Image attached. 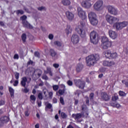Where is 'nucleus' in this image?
I'll return each mask as SVG.
<instances>
[{
	"mask_svg": "<svg viewBox=\"0 0 128 128\" xmlns=\"http://www.w3.org/2000/svg\"><path fill=\"white\" fill-rule=\"evenodd\" d=\"M100 59V56L98 54H92L90 56L86 58V64L88 66H94L96 63L97 61Z\"/></svg>",
	"mask_w": 128,
	"mask_h": 128,
	"instance_id": "obj_1",
	"label": "nucleus"
},
{
	"mask_svg": "<svg viewBox=\"0 0 128 128\" xmlns=\"http://www.w3.org/2000/svg\"><path fill=\"white\" fill-rule=\"evenodd\" d=\"M85 23L84 22H80V25L78 26L76 28V31L80 34L81 38H85L86 34L84 30Z\"/></svg>",
	"mask_w": 128,
	"mask_h": 128,
	"instance_id": "obj_2",
	"label": "nucleus"
},
{
	"mask_svg": "<svg viewBox=\"0 0 128 128\" xmlns=\"http://www.w3.org/2000/svg\"><path fill=\"white\" fill-rule=\"evenodd\" d=\"M102 48L106 50L111 47L112 45V42L108 40V37H102Z\"/></svg>",
	"mask_w": 128,
	"mask_h": 128,
	"instance_id": "obj_3",
	"label": "nucleus"
},
{
	"mask_svg": "<svg viewBox=\"0 0 128 128\" xmlns=\"http://www.w3.org/2000/svg\"><path fill=\"white\" fill-rule=\"evenodd\" d=\"M88 18L92 25L96 26L98 24V21L95 12H90L88 14Z\"/></svg>",
	"mask_w": 128,
	"mask_h": 128,
	"instance_id": "obj_4",
	"label": "nucleus"
},
{
	"mask_svg": "<svg viewBox=\"0 0 128 128\" xmlns=\"http://www.w3.org/2000/svg\"><path fill=\"white\" fill-rule=\"evenodd\" d=\"M106 18L108 23L110 24H114L120 21L119 18L115 17L110 14H106Z\"/></svg>",
	"mask_w": 128,
	"mask_h": 128,
	"instance_id": "obj_5",
	"label": "nucleus"
},
{
	"mask_svg": "<svg viewBox=\"0 0 128 128\" xmlns=\"http://www.w3.org/2000/svg\"><path fill=\"white\" fill-rule=\"evenodd\" d=\"M90 38L91 42L94 44H96L98 42V34L95 31H92L90 33Z\"/></svg>",
	"mask_w": 128,
	"mask_h": 128,
	"instance_id": "obj_6",
	"label": "nucleus"
},
{
	"mask_svg": "<svg viewBox=\"0 0 128 128\" xmlns=\"http://www.w3.org/2000/svg\"><path fill=\"white\" fill-rule=\"evenodd\" d=\"M128 25V22L126 21L122 22H116V23L114 24V26L117 30H120L123 28L127 26Z\"/></svg>",
	"mask_w": 128,
	"mask_h": 128,
	"instance_id": "obj_7",
	"label": "nucleus"
},
{
	"mask_svg": "<svg viewBox=\"0 0 128 128\" xmlns=\"http://www.w3.org/2000/svg\"><path fill=\"white\" fill-rule=\"evenodd\" d=\"M74 82L76 87L80 89L84 90L86 85V82L84 80L75 79Z\"/></svg>",
	"mask_w": 128,
	"mask_h": 128,
	"instance_id": "obj_8",
	"label": "nucleus"
},
{
	"mask_svg": "<svg viewBox=\"0 0 128 128\" xmlns=\"http://www.w3.org/2000/svg\"><path fill=\"white\" fill-rule=\"evenodd\" d=\"M107 10H108V12L112 15L117 16L118 14V9L114 6L110 5L107 6Z\"/></svg>",
	"mask_w": 128,
	"mask_h": 128,
	"instance_id": "obj_9",
	"label": "nucleus"
},
{
	"mask_svg": "<svg viewBox=\"0 0 128 128\" xmlns=\"http://www.w3.org/2000/svg\"><path fill=\"white\" fill-rule=\"evenodd\" d=\"M104 2L102 0H99L96 2L94 5V9L96 11H100L102 10Z\"/></svg>",
	"mask_w": 128,
	"mask_h": 128,
	"instance_id": "obj_10",
	"label": "nucleus"
},
{
	"mask_svg": "<svg viewBox=\"0 0 128 128\" xmlns=\"http://www.w3.org/2000/svg\"><path fill=\"white\" fill-rule=\"evenodd\" d=\"M78 16L82 20L86 18L85 12L80 7H78L77 9Z\"/></svg>",
	"mask_w": 128,
	"mask_h": 128,
	"instance_id": "obj_11",
	"label": "nucleus"
},
{
	"mask_svg": "<svg viewBox=\"0 0 128 128\" xmlns=\"http://www.w3.org/2000/svg\"><path fill=\"white\" fill-rule=\"evenodd\" d=\"M101 99L102 101L108 102L110 99V96L106 92H102L100 94Z\"/></svg>",
	"mask_w": 128,
	"mask_h": 128,
	"instance_id": "obj_12",
	"label": "nucleus"
},
{
	"mask_svg": "<svg viewBox=\"0 0 128 128\" xmlns=\"http://www.w3.org/2000/svg\"><path fill=\"white\" fill-rule=\"evenodd\" d=\"M71 41L74 44H78L80 41L79 36L76 34H74L71 38Z\"/></svg>",
	"mask_w": 128,
	"mask_h": 128,
	"instance_id": "obj_13",
	"label": "nucleus"
},
{
	"mask_svg": "<svg viewBox=\"0 0 128 128\" xmlns=\"http://www.w3.org/2000/svg\"><path fill=\"white\" fill-rule=\"evenodd\" d=\"M10 118L8 116H2L0 119V127L4 126V124H6L9 121Z\"/></svg>",
	"mask_w": 128,
	"mask_h": 128,
	"instance_id": "obj_14",
	"label": "nucleus"
},
{
	"mask_svg": "<svg viewBox=\"0 0 128 128\" xmlns=\"http://www.w3.org/2000/svg\"><path fill=\"white\" fill-rule=\"evenodd\" d=\"M116 64L114 61L105 60L103 62V65L106 66L112 67Z\"/></svg>",
	"mask_w": 128,
	"mask_h": 128,
	"instance_id": "obj_15",
	"label": "nucleus"
},
{
	"mask_svg": "<svg viewBox=\"0 0 128 128\" xmlns=\"http://www.w3.org/2000/svg\"><path fill=\"white\" fill-rule=\"evenodd\" d=\"M109 36L113 40H115L118 37V33L115 32V31H112V30H109Z\"/></svg>",
	"mask_w": 128,
	"mask_h": 128,
	"instance_id": "obj_16",
	"label": "nucleus"
},
{
	"mask_svg": "<svg viewBox=\"0 0 128 128\" xmlns=\"http://www.w3.org/2000/svg\"><path fill=\"white\" fill-rule=\"evenodd\" d=\"M22 24H23V27L25 28L28 29H32L34 28L33 26L27 20L22 22Z\"/></svg>",
	"mask_w": 128,
	"mask_h": 128,
	"instance_id": "obj_17",
	"label": "nucleus"
},
{
	"mask_svg": "<svg viewBox=\"0 0 128 128\" xmlns=\"http://www.w3.org/2000/svg\"><path fill=\"white\" fill-rule=\"evenodd\" d=\"M81 5L83 8H90L92 6V4L89 2L83 1L81 2Z\"/></svg>",
	"mask_w": 128,
	"mask_h": 128,
	"instance_id": "obj_18",
	"label": "nucleus"
},
{
	"mask_svg": "<svg viewBox=\"0 0 128 128\" xmlns=\"http://www.w3.org/2000/svg\"><path fill=\"white\" fill-rule=\"evenodd\" d=\"M82 116V114L80 113L72 114V117L76 120H78Z\"/></svg>",
	"mask_w": 128,
	"mask_h": 128,
	"instance_id": "obj_19",
	"label": "nucleus"
},
{
	"mask_svg": "<svg viewBox=\"0 0 128 128\" xmlns=\"http://www.w3.org/2000/svg\"><path fill=\"white\" fill-rule=\"evenodd\" d=\"M66 16L69 20H72L74 18V14L70 12L67 11L66 13Z\"/></svg>",
	"mask_w": 128,
	"mask_h": 128,
	"instance_id": "obj_20",
	"label": "nucleus"
},
{
	"mask_svg": "<svg viewBox=\"0 0 128 128\" xmlns=\"http://www.w3.org/2000/svg\"><path fill=\"white\" fill-rule=\"evenodd\" d=\"M28 82V78L24 76L22 78L21 82H20L21 86L22 87L26 86V82Z\"/></svg>",
	"mask_w": 128,
	"mask_h": 128,
	"instance_id": "obj_21",
	"label": "nucleus"
},
{
	"mask_svg": "<svg viewBox=\"0 0 128 128\" xmlns=\"http://www.w3.org/2000/svg\"><path fill=\"white\" fill-rule=\"evenodd\" d=\"M54 45L58 47L59 48H64V45L62 42L59 41H56L54 42Z\"/></svg>",
	"mask_w": 128,
	"mask_h": 128,
	"instance_id": "obj_22",
	"label": "nucleus"
},
{
	"mask_svg": "<svg viewBox=\"0 0 128 128\" xmlns=\"http://www.w3.org/2000/svg\"><path fill=\"white\" fill-rule=\"evenodd\" d=\"M42 74V70L40 69L36 70L34 71V74H35V76H38L39 78L41 76Z\"/></svg>",
	"mask_w": 128,
	"mask_h": 128,
	"instance_id": "obj_23",
	"label": "nucleus"
},
{
	"mask_svg": "<svg viewBox=\"0 0 128 128\" xmlns=\"http://www.w3.org/2000/svg\"><path fill=\"white\" fill-rule=\"evenodd\" d=\"M44 73L46 74H49L50 76H53V74L52 72L51 68L50 67L46 68V70H44Z\"/></svg>",
	"mask_w": 128,
	"mask_h": 128,
	"instance_id": "obj_24",
	"label": "nucleus"
},
{
	"mask_svg": "<svg viewBox=\"0 0 128 128\" xmlns=\"http://www.w3.org/2000/svg\"><path fill=\"white\" fill-rule=\"evenodd\" d=\"M65 92H66V86H64L63 90H59L58 92H56V95H58V94L60 96H63Z\"/></svg>",
	"mask_w": 128,
	"mask_h": 128,
	"instance_id": "obj_25",
	"label": "nucleus"
},
{
	"mask_svg": "<svg viewBox=\"0 0 128 128\" xmlns=\"http://www.w3.org/2000/svg\"><path fill=\"white\" fill-rule=\"evenodd\" d=\"M65 32L67 34H68L72 32V27H70V26H67Z\"/></svg>",
	"mask_w": 128,
	"mask_h": 128,
	"instance_id": "obj_26",
	"label": "nucleus"
},
{
	"mask_svg": "<svg viewBox=\"0 0 128 128\" xmlns=\"http://www.w3.org/2000/svg\"><path fill=\"white\" fill-rule=\"evenodd\" d=\"M62 4L64 6H68L70 4V0H62Z\"/></svg>",
	"mask_w": 128,
	"mask_h": 128,
	"instance_id": "obj_27",
	"label": "nucleus"
},
{
	"mask_svg": "<svg viewBox=\"0 0 128 128\" xmlns=\"http://www.w3.org/2000/svg\"><path fill=\"white\" fill-rule=\"evenodd\" d=\"M50 52L52 57H55L58 54L57 52L54 49H50Z\"/></svg>",
	"mask_w": 128,
	"mask_h": 128,
	"instance_id": "obj_28",
	"label": "nucleus"
},
{
	"mask_svg": "<svg viewBox=\"0 0 128 128\" xmlns=\"http://www.w3.org/2000/svg\"><path fill=\"white\" fill-rule=\"evenodd\" d=\"M9 92L10 94L11 97L14 98V90L12 87H9Z\"/></svg>",
	"mask_w": 128,
	"mask_h": 128,
	"instance_id": "obj_29",
	"label": "nucleus"
},
{
	"mask_svg": "<svg viewBox=\"0 0 128 128\" xmlns=\"http://www.w3.org/2000/svg\"><path fill=\"white\" fill-rule=\"evenodd\" d=\"M82 68L83 65L82 64H77L76 70L78 72H80L82 70Z\"/></svg>",
	"mask_w": 128,
	"mask_h": 128,
	"instance_id": "obj_30",
	"label": "nucleus"
},
{
	"mask_svg": "<svg viewBox=\"0 0 128 128\" xmlns=\"http://www.w3.org/2000/svg\"><path fill=\"white\" fill-rule=\"evenodd\" d=\"M112 101L113 102H116L118 100V96L117 94H114V95L112 96Z\"/></svg>",
	"mask_w": 128,
	"mask_h": 128,
	"instance_id": "obj_31",
	"label": "nucleus"
},
{
	"mask_svg": "<svg viewBox=\"0 0 128 128\" xmlns=\"http://www.w3.org/2000/svg\"><path fill=\"white\" fill-rule=\"evenodd\" d=\"M112 55V52L110 50H108L106 52L105 56L106 58H110V56Z\"/></svg>",
	"mask_w": 128,
	"mask_h": 128,
	"instance_id": "obj_32",
	"label": "nucleus"
},
{
	"mask_svg": "<svg viewBox=\"0 0 128 128\" xmlns=\"http://www.w3.org/2000/svg\"><path fill=\"white\" fill-rule=\"evenodd\" d=\"M118 54L116 52L111 53V56L110 58L111 59H115L118 57Z\"/></svg>",
	"mask_w": 128,
	"mask_h": 128,
	"instance_id": "obj_33",
	"label": "nucleus"
},
{
	"mask_svg": "<svg viewBox=\"0 0 128 128\" xmlns=\"http://www.w3.org/2000/svg\"><path fill=\"white\" fill-rule=\"evenodd\" d=\"M24 88H22V92L25 93V94H28V92H29L30 90V88H28L27 87H26V86H25V87H24Z\"/></svg>",
	"mask_w": 128,
	"mask_h": 128,
	"instance_id": "obj_34",
	"label": "nucleus"
},
{
	"mask_svg": "<svg viewBox=\"0 0 128 128\" xmlns=\"http://www.w3.org/2000/svg\"><path fill=\"white\" fill-rule=\"evenodd\" d=\"M52 109V104L46 102V108Z\"/></svg>",
	"mask_w": 128,
	"mask_h": 128,
	"instance_id": "obj_35",
	"label": "nucleus"
},
{
	"mask_svg": "<svg viewBox=\"0 0 128 128\" xmlns=\"http://www.w3.org/2000/svg\"><path fill=\"white\" fill-rule=\"evenodd\" d=\"M27 19V16L26 15H23L22 16L20 17V20H22V22H26Z\"/></svg>",
	"mask_w": 128,
	"mask_h": 128,
	"instance_id": "obj_36",
	"label": "nucleus"
},
{
	"mask_svg": "<svg viewBox=\"0 0 128 128\" xmlns=\"http://www.w3.org/2000/svg\"><path fill=\"white\" fill-rule=\"evenodd\" d=\"M21 38H22V41H23V42H25L26 41V34H25V33H24L23 34H22V36H21Z\"/></svg>",
	"mask_w": 128,
	"mask_h": 128,
	"instance_id": "obj_37",
	"label": "nucleus"
},
{
	"mask_svg": "<svg viewBox=\"0 0 128 128\" xmlns=\"http://www.w3.org/2000/svg\"><path fill=\"white\" fill-rule=\"evenodd\" d=\"M118 94L120 96H126V94L123 91L120 90L118 92Z\"/></svg>",
	"mask_w": 128,
	"mask_h": 128,
	"instance_id": "obj_38",
	"label": "nucleus"
},
{
	"mask_svg": "<svg viewBox=\"0 0 128 128\" xmlns=\"http://www.w3.org/2000/svg\"><path fill=\"white\" fill-rule=\"evenodd\" d=\"M38 11H46V8L45 6H40L38 8Z\"/></svg>",
	"mask_w": 128,
	"mask_h": 128,
	"instance_id": "obj_39",
	"label": "nucleus"
},
{
	"mask_svg": "<svg viewBox=\"0 0 128 128\" xmlns=\"http://www.w3.org/2000/svg\"><path fill=\"white\" fill-rule=\"evenodd\" d=\"M16 12L17 15H19L20 14L21 15H22L24 13V11L22 10H17Z\"/></svg>",
	"mask_w": 128,
	"mask_h": 128,
	"instance_id": "obj_40",
	"label": "nucleus"
},
{
	"mask_svg": "<svg viewBox=\"0 0 128 128\" xmlns=\"http://www.w3.org/2000/svg\"><path fill=\"white\" fill-rule=\"evenodd\" d=\"M60 115L62 118L64 119H66L68 117V115L64 113V112H62Z\"/></svg>",
	"mask_w": 128,
	"mask_h": 128,
	"instance_id": "obj_41",
	"label": "nucleus"
},
{
	"mask_svg": "<svg viewBox=\"0 0 128 128\" xmlns=\"http://www.w3.org/2000/svg\"><path fill=\"white\" fill-rule=\"evenodd\" d=\"M52 89L54 92H56L59 89V86L58 85L52 86Z\"/></svg>",
	"mask_w": 128,
	"mask_h": 128,
	"instance_id": "obj_42",
	"label": "nucleus"
},
{
	"mask_svg": "<svg viewBox=\"0 0 128 128\" xmlns=\"http://www.w3.org/2000/svg\"><path fill=\"white\" fill-rule=\"evenodd\" d=\"M82 110L85 112H88V108L85 104H83L82 106Z\"/></svg>",
	"mask_w": 128,
	"mask_h": 128,
	"instance_id": "obj_43",
	"label": "nucleus"
},
{
	"mask_svg": "<svg viewBox=\"0 0 128 128\" xmlns=\"http://www.w3.org/2000/svg\"><path fill=\"white\" fill-rule=\"evenodd\" d=\"M42 94V92H40L38 95V98L40 100H42L43 99Z\"/></svg>",
	"mask_w": 128,
	"mask_h": 128,
	"instance_id": "obj_44",
	"label": "nucleus"
},
{
	"mask_svg": "<svg viewBox=\"0 0 128 128\" xmlns=\"http://www.w3.org/2000/svg\"><path fill=\"white\" fill-rule=\"evenodd\" d=\"M122 84H124L126 88H128V81H126V80H122Z\"/></svg>",
	"mask_w": 128,
	"mask_h": 128,
	"instance_id": "obj_45",
	"label": "nucleus"
},
{
	"mask_svg": "<svg viewBox=\"0 0 128 128\" xmlns=\"http://www.w3.org/2000/svg\"><path fill=\"white\" fill-rule=\"evenodd\" d=\"M30 99L31 100L33 101V102H35L36 100V98L34 95H30Z\"/></svg>",
	"mask_w": 128,
	"mask_h": 128,
	"instance_id": "obj_46",
	"label": "nucleus"
},
{
	"mask_svg": "<svg viewBox=\"0 0 128 128\" xmlns=\"http://www.w3.org/2000/svg\"><path fill=\"white\" fill-rule=\"evenodd\" d=\"M60 102L62 105H64V100L63 97H60Z\"/></svg>",
	"mask_w": 128,
	"mask_h": 128,
	"instance_id": "obj_47",
	"label": "nucleus"
},
{
	"mask_svg": "<svg viewBox=\"0 0 128 128\" xmlns=\"http://www.w3.org/2000/svg\"><path fill=\"white\" fill-rule=\"evenodd\" d=\"M42 80H48V77L45 74L42 75Z\"/></svg>",
	"mask_w": 128,
	"mask_h": 128,
	"instance_id": "obj_48",
	"label": "nucleus"
},
{
	"mask_svg": "<svg viewBox=\"0 0 128 128\" xmlns=\"http://www.w3.org/2000/svg\"><path fill=\"white\" fill-rule=\"evenodd\" d=\"M42 92H43V94L44 96L47 97V96H48L47 92H48V90H44Z\"/></svg>",
	"mask_w": 128,
	"mask_h": 128,
	"instance_id": "obj_49",
	"label": "nucleus"
},
{
	"mask_svg": "<svg viewBox=\"0 0 128 128\" xmlns=\"http://www.w3.org/2000/svg\"><path fill=\"white\" fill-rule=\"evenodd\" d=\"M15 74V78H16V80H18L19 78H20V73L16 72L14 73Z\"/></svg>",
	"mask_w": 128,
	"mask_h": 128,
	"instance_id": "obj_50",
	"label": "nucleus"
},
{
	"mask_svg": "<svg viewBox=\"0 0 128 128\" xmlns=\"http://www.w3.org/2000/svg\"><path fill=\"white\" fill-rule=\"evenodd\" d=\"M48 97L50 99H52L53 98V92H48Z\"/></svg>",
	"mask_w": 128,
	"mask_h": 128,
	"instance_id": "obj_51",
	"label": "nucleus"
},
{
	"mask_svg": "<svg viewBox=\"0 0 128 128\" xmlns=\"http://www.w3.org/2000/svg\"><path fill=\"white\" fill-rule=\"evenodd\" d=\"M34 56L38 57V58H40V54L38 52H34Z\"/></svg>",
	"mask_w": 128,
	"mask_h": 128,
	"instance_id": "obj_52",
	"label": "nucleus"
},
{
	"mask_svg": "<svg viewBox=\"0 0 128 128\" xmlns=\"http://www.w3.org/2000/svg\"><path fill=\"white\" fill-rule=\"evenodd\" d=\"M67 84H68V86H72V84H73L72 82L70 80H68L67 82Z\"/></svg>",
	"mask_w": 128,
	"mask_h": 128,
	"instance_id": "obj_53",
	"label": "nucleus"
},
{
	"mask_svg": "<svg viewBox=\"0 0 128 128\" xmlns=\"http://www.w3.org/2000/svg\"><path fill=\"white\" fill-rule=\"evenodd\" d=\"M90 100H93L94 98V94L93 92L91 93L90 94Z\"/></svg>",
	"mask_w": 128,
	"mask_h": 128,
	"instance_id": "obj_54",
	"label": "nucleus"
},
{
	"mask_svg": "<svg viewBox=\"0 0 128 128\" xmlns=\"http://www.w3.org/2000/svg\"><path fill=\"white\" fill-rule=\"evenodd\" d=\"M54 36L53 35V34H49L48 38L50 40H52L54 39Z\"/></svg>",
	"mask_w": 128,
	"mask_h": 128,
	"instance_id": "obj_55",
	"label": "nucleus"
},
{
	"mask_svg": "<svg viewBox=\"0 0 128 128\" xmlns=\"http://www.w3.org/2000/svg\"><path fill=\"white\" fill-rule=\"evenodd\" d=\"M121 108V105L118 103H116L115 104V107H114V108Z\"/></svg>",
	"mask_w": 128,
	"mask_h": 128,
	"instance_id": "obj_56",
	"label": "nucleus"
},
{
	"mask_svg": "<svg viewBox=\"0 0 128 128\" xmlns=\"http://www.w3.org/2000/svg\"><path fill=\"white\" fill-rule=\"evenodd\" d=\"M116 103L114 102H110V106H112L114 108L116 106Z\"/></svg>",
	"mask_w": 128,
	"mask_h": 128,
	"instance_id": "obj_57",
	"label": "nucleus"
},
{
	"mask_svg": "<svg viewBox=\"0 0 128 128\" xmlns=\"http://www.w3.org/2000/svg\"><path fill=\"white\" fill-rule=\"evenodd\" d=\"M53 104H57L58 103V99L56 98H54L52 99Z\"/></svg>",
	"mask_w": 128,
	"mask_h": 128,
	"instance_id": "obj_58",
	"label": "nucleus"
},
{
	"mask_svg": "<svg viewBox=\"0 0 128 128\" xmlns=\"http://www.w3.org/2000/svg\"><path fill=\"white\" fill-rule=\"evenodd\" d=\"M5 104V101L4 100H0V106H3Z\"/></svg>",
	"mask_w": 128,
	"mask_h": 128,
	"instance_id": "obj_59",
	"label": "nucleus"
},
{
	"mask_svg": "<svg viewBox=\"0 0 128 128\" xmlns=\"http://www.w3.org/2000/svg\"><path fill=\"white\" fill-rule=\"evenodd\" d=\"M18 84V80H15L14 83V86H17Z\"/></svg>",
	"mask_w": 128,
	"mask_h": 128,
	"instance_id": "obj_60",
	"label": "nucleus"
},
{
	"mask_svg": "<svg viewBox=\"0 0 128 128\" xmlns=\"http://www.w3.org/2000/svg\"><path fill=\"white\" fill-rule=\"evenodd\" d=\"M53 66L54 67L56 68H58L60 66V64H53Z\"/></svg>",
	"mask_w": 128,
	"mask_h": 128,
	"instance_id": "obj_61",
	"label": "nucleus"
},
{
	"mask_svg": "<svg viewBox=\"0 0 128 128\" xmlns=\"http://www.w3.org/2000/svg\"><path fill=\"white\" fill-rule=\"evenodd\" d=\"M86 104L88 106H89V98L88 97H86Z\"/></svg>",
	"mask_w": 128,
	"mask_h": 128,
	"instance_id": "obj_62",
	"label": "nucleus"
},
{
	"mask_svg": "<svg viewBox=\"0 0 128 128\" xmlns=\"http://www.w3.org/2000/svg\"><path fill=\"white\" fill-rule=\"evenodd\" d=\"M24 114H25V116H28L30 115V113L28 112V110H26V111H25Z\"/></svg>",
	"mask_w": 128,
	"mask_h": 128,
	"instance_id": "obj_63",
	"label": "nucleus"
},
{
	"mask_svg": "<svg viewBox=\"0 0 128 128\" xmlns=\"http://www.w3.org/2000/svg\"><path fill=\"white\" fill-rule=\"evenodd\" d=\"M14 59H17V60H18V59L19 58L18 54H16L14 56Z\"/></svg>",
	"mask_w": 128,
	"mask_h": 128,
	"instance_id": "obj_64",
	"label": "nucleus"
}]
</instances>
